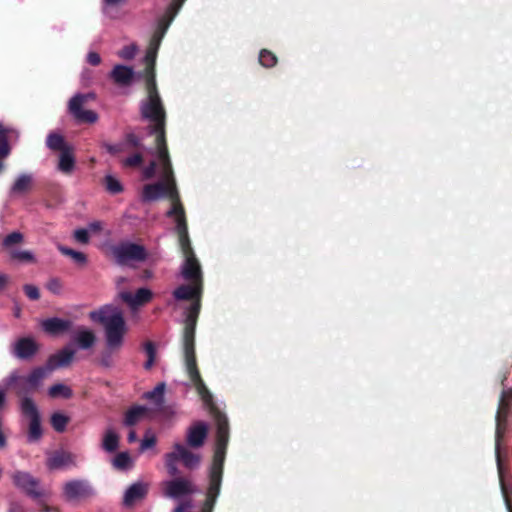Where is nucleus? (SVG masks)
Listing matches in <instances>:
<instances>
[{
    "label": "nucleus",
    "instance_id": "f257e3e1",
    "mask_svg": "<svg viewBox=\"0 0 512 512\" xmlns=\"http://www.w3.org/2000/svg\"><path fill=\"white\" fill-rule=\"evenodd\" d=\"M157 175L159 176L158 182L147 184L143 187L142 199L150 202L167 197L171 200V208L168 210L167 216L173 217L176 223L179 245L184 257L181 267L182 276L184 279L191 282L190 285H181L178 287L174 291V297L178 300L196 298V302L192 304L188 311L184 329L186 371L203 402L206 405H210L212 403V395L199 375L194 354V332L196 319L200 310L199 298L202 293L201 266L190 246L184 209L179 200L174 173L172 171L170 173H159Z\"/></svg>",
    "mask_w": 512,
    "mask_h": 512
},
{
    "label": "nucleus",
    "instance_id": "f03ea898",
    "mask_svg": "<svg viewBox=\"0 0 512 512\" xmlns=\"http://www.w3.org/2000/svg\"><path fill=\"white\" fill-rule=\"evenodd\" d=\"M159 48L148 46L145 63H146V86H147V99L142 104V114L154 122L155 127L153 133L155 134V147L149 151L152 159L148 166H146L142 173L145 179H150L159 173H170L173 171L171 160L169 157L165 133H164V118L165 112L161 103V99L156 90L154 65Z\"/></svg>",
    "mask_w": 512,
    "mask_h": 512
},
{
    "label": "nucleus",
    "instance_id": "7ed1b4c3",
    "mask_svg": "<svg viewBox=\"0 0 512 512\" xmlns=\"http://www.w3.org/2000/svg\"><path fill=\"white\" fill-rule=\"evenodd\" d=\"M89 318L92 322L102 325L108 350L116 352L123 347L128 326L120 308L106 304L92 310Z\"/></svg>",
    "mask_w": 512,
    "mask_h": 512
},
{
    "label": "nucleus",
    "instance_id": "20e7f679",
    "mask_svg": "<svg viewBox=\"0 0 512 512\" xmlns=\"http://www.w3.org/2000/svg\"><path fill=\"white\" fill-rule=\"evenodd\" d=\"M178 461H181L185 467L194 469L199 466L201 458L184 445L177 443L174 445L173 451L165 455V465L171 476H175L178 473Z\"/></svg>",
    "mask_w": 512,
    "mask_h": 512
},
{
    "label": "nucleus",
    "instance_id": "39448f33",
    "mask_svg": "<svg viewBox=\"0 0 512 512\" xmlns=\"http://www.w3.org/2000/svg\"><path fill=\"white\" fill-rule=\"evenodd\" d=\"M51 371L49 368H36L27 377H22L18 372H12L5 380L6 387L19 383V393L37 389Z\"/></svg>",
    "mask_w": 512,
    "mask_h": 512
},
{
    "label": "nucleus",
    "instance_id": "423d86ee",
    "mask_svg": "<svg viewBox=\"0 0 512 512\" xmlns=\"http://www.w3.org/2000/svg\"><path fill=\"white\" fill-rule=\"evenodd\" d=\"M112 255L119 264L141 261L146 253L143 246L132 242H122L112 247Z\"/></svg>",
    "mask_w": 512,
    "mask_h": 512
},
{
    "label": "nucleus",
    "instance_id": "0eeeda50",
    "mask_svg": "<svg viewBox=\"0 0 512 512\" xmlns=\"http://www.w3.org/2000/svg\"><path fill=\"white\" fill-rule=\"evenodd\" d=\"M184 2L185 0H173V2L168 7L166 14L159 20L157 29L155 30L150 40L149 46L159 48L167 29L177 15L178 11L181 9Z\"/></svg>",
    "mask_w": 512,
    "mask_h": 512
},
{
    "label": "nucleus",
    "instance_id": "6e6552de",
    "mask_svg": "<svg viewBox=\"0 0 512 512\" xmlns=\"http://www.w3.org/2000/svg\"><path fill=\"white\" fill-rule=\"evenodd\" d=\"M22 414L30 420L28 438L30 441H37L41 435L40 415L36 404L32 399L24 397L21 400Z\"/></svg>",
    "mask_w": 512,
    "mask_h": 512
},
{
    "label": "nucleus",
    "instance_id": "1a4fd4ad",
    "mask_svg": "<svg viewBox=\"0 0 512 512\" xmlns=\"http://www.w3.org/2000/svg\"><path fill=\"white\" fill-rule=\"evenodd\" d=\"M92 97V94H77L70 100L69 110L78 121L94 123L97 120L98 117L95 112L82 109L84 102Z\"/></svg>",
    "mask_w": 512,
    "mask_h": 512
},
{
    "label": "nucleus",
    "instance_id": "9d476101",
    "mask_svg": "<svg viewBox=\"0 0 512 512\" xmlns=\"http://www.w3.org/2000/svg\"><path fill=\"white\" fill-rule=\"evenodd\" d=\"M195 491V485L184 478H176L164 483V494L170 498L178 499Z\"/></svg>",
    "mask_w": 512,
    "mask_h": 512
},
{
    "label": "nucleus",
    "instance_id": "9b49d317",
    "mask_svg": "<svg viewBox=\"0 0 512 512\" xmlns=\"http://www.w3.org/2000/svg\"><path fill=\"white\" fill-rule=\"evenodd\" d=\"M506 418H507V415H496V445H495V450H496L497 465H498V472H499V477H500V482H501L502 493H503V496H504L505 503H506L508 511L512 512L511 506H510V503H509V500H508V497H507V492H506V489H505V486H504V483H503V480H502V466H501V461H500V443H501V439H502V437H503V435L505 433Z\"/></svg>",
    "mask_w": 512,
    "mask_h": 512
},
{
    "label": "nucleus",
    "instance_id": "f8f14e48",
    "mask_svg": "<svg viewBox=\"0 0 512 512\" xmlns=\"http://www.w3.org/2000/svg\"><path fill=\"white\" fill-rule=\"evenodd\" d=\"M118 297L132 310H136L138 307L148 303L152 299L153 293L147 288H140L135 294L128 291H120Z\"/></svg>",
    "mask_w": 512,
    "mask_h": 512
},
{
    "label": "nucleus",
    "instance_id": "ddd939ff",
    "mask_svg": "<svg viewBox=\"0 0 512 512\" xmlns=\"http://www.w3.org/2000/svg\"><path fill=\"white\" fill-rule=\"evenodd\" d=\"M12 480L15 486L25 491L28 495L32 497L41 496V492L38 490V481L29 473L17 471L13 473Z\"/></svg>",
    "mask_w": 512,
    "mask_h": 512
},
{
    "label": "nucleus",
    "instance_id": "4468645a",
    "mask_svg": "<svg viewBox=\"0 0 512 512\" xmlns=\"http://www.w3.org/2000/svg\"><path fill=\"white\" fill-rule=\"evenodd\" d=\"M39 345L32 337H23L12 344V353L19 359H29L38 350Z\"/></svg>",
    "mask_w": 512,
    "mask_h": 512
},
{
    "label": "nucleus",
    "instance_id": "2eb2a0df",
    "mask_svg": "<svg viewBox=\"0 0 512 512\" xmlns=\"http://www.w3.org/2000/svg\"><path fill=\"white\" fill-rule=\"evenodd\" d=\"M64 496L68 500H79L89 496L92 489L85 481L73 480L63 486Z\"/></svg>",
    "mask_w": 512,
    "mask_h": 512
},
{
    "label": "nucleus",
    "instance_id": "dca6fc26",
    "mask_svg": "<svg viewBox=\"0 0 512 512\" xmlns=\"http://www.w3.org/2000/svg\"><path fill=\"white\" fill-rule=\"evenodd\" d=\"M72 342L80 349L86 350L94 346L96 335L93 330L85 326H78L72 334Z\"/></svg>",
    "mask_w": 512,
    "mask_h": 512
},
{
    "label": "nucleus",
    "instance_id": "f3484780",
    "mask_svg": "<svg viewBox=\"0 0 512 512\" xmlns=\"http://www.w3.org/2000/svg\"><path fill=\"white\" fill-rule=\"evenodd\" d=\"M40 325L45 333L51 336H57L67 332L71 328L72 322L70 320L52 317L42 320Z\"/></svg>",
    "mask_w": 512,
    "mask_h": 512
},
{
    "label": "nucleus",
    "instance_id": "a211bd4d",
    "mask_svg": "<svg viewBox=\"0 0 512 512\" xmlns=\"http://www.w3.org/2000/svg\"><path fill=\"white\" fill-rule=\"evenodd\" d=\"M75 464V456L69 452L57 451L47 458V467L51 470L62 469Z\"/></svg>",
    "mask_w": 512,
    "mask_h": 512
},
{
    "label": "nucleus",
    "instance_id": "6ab92c4d",
    "mask_svg": "<svg viewBox=\"0 0 512 512\" xmlns=\"http://www.w3.org/2000/svg\"><path fill=\"white\" fill-rule=\"evenodd\" d=\"M112 80L120 86H129L132 84L135 72L131 67L125 65H116L110 73Z\"/></svg>",
    "mask_w": 512,
    "mask_h": 512
},
{
    "label": "nucleus",
    "instance_id": "aec40b11",
    "mask_svg": "<svg viewBox=\"0 0 512 512\" xmlns=\"http://www.w3.org/2000/svg\"><path fill=\"white\" fill-rule=\"evenodd\" d=\"M147 493V485L141 482L132 484L124 494L123 503L125 506H133L142 500Z\"/></svg>",
    "mask_w": 512,
    "mask_h": 512
},
{
    "label": "nucleus",
    "instance_id": "412c9836",
    "mask_svg": "<svg viewBox=\"0 0 512 512\" xmlns=\"http://www.w3.org/2000/svg\"><path fill=\"white\" fill-rule=\"evenodd\" d=\"M207 430V425L203 422H198L191 426L187 433L188 444L195 448L202 446L207 436Z\"/></svg>",
    "mask_w": 512,
    "mask_h": 512
},
{
    "label": "nucleus",
    "instance_id": "4be33fe9",
    "mask_svg": "<svg viewBox=\"0 0 512 512\" xmlns=\"http://www.w3.org/2000/svg\"><path fill=\"white\" fill-rule=\"evenodd\" d=\"M75 356V350L70 347H65L58 353L54 354L49 360L50 369L67 366L70 364Z\"/></svg>",
    "mask_w": 512,
    "mask_h": 512
},
{
    "label": "nucleus",
    "instance_id": "5701e85b",
    "mask_svg": "<svg viewBox=\"0 0 512 512\" xmlns=\"http://www.w3.org/2000/svg\"><path fill=\"white\" fill-rule=\"evenodd\" d=\"M12 134L17 136L16 131L13 129H5L2 124H0V172L3 169L2 159L6 158L10 153V148L8 146V139Z\"/></svg>",
    "mask_w": 512,
    "mask_h": 512
},
{
    "label": "nucleus",
    "instance_id": "b1692460",
    "mask_svg": "<svg viewBox=\"0 0 512 512\" xmlns=\"http://www.w3.org/2000/svg\"><path fill=\"white\" fill-rule=\"evenodd\" d=\"M74 166L75 159L72 148L63 149L59 156L58 169L65 174H70L73 171Z\"/></svg>",
    "mask_w": 512,
    "mask_h": 512
},
{
    "label": "nucleus",
    "instance_id": "393cba45",
    "mask_svg": "<svg viewBox=\"0 0 512 512\" xmlns=\"http://www.w3.org/2000/svg\"><path fill=\"white\" fill-rule=\"evenodd\" d=\"M119 435L112 428H108L102 439V448L109 453L115 452L119 446Z\"/></svg>",
    "mask_w": 512,
    "mask_h": 512
},
{
    "label": "nucleus",
    "instance_id": "a878e982",
    "mask_svg": "<svg viewBox=\"0 0 512 512\" xmlns=\"http://www.w3.org/2000/svg\"><path fill=\"white\" fill-rule=\"evenodd\" d=\"M133 459L128 452H121L112 459V465L118 470H127L133 466Z\"/></svg>",
    "mask_w": 512,
    "mask_h": 512
},
{
    "label": "nucleus",
    "instance_id": "bb28decb",
    "mask_svg": "<svg viewBox=\"0 0 512 512\" xmlns=\"http://www.w3.org/2000/svg\"><path fill=\"white\" fill-rule=\"evenodd\" d=\"M147 409L142 406L133 407L125 416V424L128 426L134 425L139 422L146 414Z\"/></svg>",
    "mask_w": 512,
    "mask_h": 512
},
{
    "label": "nucleus",
    "instance_id": "cd10ccee",
    "mask_svg": "<svg viewBox=\"0 0 512 512\" xmlns=\"http://www.w3.org/2000/svg\"><path fill=\"white\" fill-rule=\"evenodd\" d=\"M46 143L48 148L51 150H58L60 153L63 151V149L70 148V146L64 142L63 137L56 133L49 134Z\"/></svg>",
    "mask_w": 512,
    "mask_h": 512
},
{
    "label": "nucleus",
    "instance_id": "c85d7f7f",
    "mask_svg": "<svg viewBox=\"0 0 512 512\" xmlns=\"http://www.w3.org/2000/svg\"><path fill=\"white\" fill-rule=\"evenodd\" d=\"M31 184H32L31 176L21 175L16 179V181L12 187V192L13 193H24L31 187Z\"/></svg>",
    "mask_w": 512,
    "mask_h": 512
},
{
    "label": "nucleus",
    "instance_id": "c756f323",
    "mask_svg": "<svg viewBox=\"0 0 512 512\" xmlns=\"http://www.w3.org/2000/svg\"><path fill=\"white\" fill-rule=\"evenodd\" d=\"M165 384L159 383L152 391L145 394L146 399L152 401L156 405H161L165 392Z\"/></svg>",
    "mask_w": 512,
    "mask_h": 512
},
{
    "label": "nucleus",
    "instance_id": "7c9ffc66",
    "mask_svg": "<svg viewBox=\"0 0 512 512\" xmlns=\"http://www.w3.org/2000/svg\"><path fill=\"white\" fill-rule=\"evenodd\" d=\"M49 395L52 398H69L72 394L71 389L64 384H56L49 388Z\"/></svg>",
    "mask_w": 512,
    "mask_h": 512
},
{
    "label": "nucleus",
    "instance_id": "2f4dec72",
    "mask_svg": "<svg viewBox=\"0 0 512 512\" xmlns=\"http://www.w3.org/2000/svg\"><path fill=\"white\" fill-rule=\"evenodd\" d=\"M68 421H69V418L66 415H64L63 413L57 412L51 416L52 427L57 432H63L66 428V425L68 424Z\"/></svg>",
    "mask_w": 512,
    "mask_h": 512
},
{
    "label": "nucleus",
    "instance_id": "473e14b6",
    "mask_svg": "<svg viewBox=\"0 0 512 512\" xmlns=\"http://www.w3.org/2000/svg\"><path fill=\"white\" fill-rule=\"evenodd\" d=\"M104 184L107 191H109L112 194L120 193L123 190L120 181L112 175H107L104 178Z\"/></svg>",
    "mask_w": 512,
    "mask_h": 512
},
{
    "label": "nucleus",
    "instance_id": "72a5a7b5",
    "mask_svg": "<svg viewBox=\"0 0 512 512\" xmlns=\"http://www.w3.org/2000/svg\"><path fill=\"white\" fill-rule=\"evenodd\" d=\"M138 52V46L135 43L124 46L117 52V55L124 60L133 59Z\"/></svg>",
    "mask_w": 512,
    "mask_h": 512
},
{
    "label": "nucleus",
    "instance_id": "f704fd0d",
    "mask_svg": "<svg viewBox=\"0 0 512 512\" xmlns=\"http://www.w3.org/2000/svg\"><path fill=\"white\" fill-rule=\"evenodd\" d=\"M59 250L62 254L70 256L75 262L79 264H84L86 262V256L81 252L74 251L64 246H59Z\"/></svg>",
    "mask_w": 512,
    "mask_h": 512
},
{
    "label": "nucleus",
    "instance_id": "c9c22d12",
    "mask_svg": "<svg viewBox=\"0 0 512 512\" xmlns=\"http://www.w3.org/2000/svg\"><path fill=\"white\" fill-rule=\"evenodd\" d=\"M276 61V56L268 50H262L259 54V62L264 67H272Z\"/></svg>",
    "mask_w": 512,
    "mask_h": 512
},
{
    "label": "nucleus",
    "instance_id": "e433bc0d",
    "mask_svg": "<svg viewBox=\"0 0 512 512\" xmlns=\"http://www.w3.org/2000/svg\"><path fill=\"white\" fill-rule=\"evenodd\" d=\"M10 255L13 259L21 262H33L34 256L30 251L12 250Z\"/></svg>",
    "mask_w": 512,
    "mask_h": 512
},
{
    "label": "nucleus",
    "instance_id": "4c0bfd02",
    "mask_svg": "<svg viewBox=\"0 0 512 512\" xmlns=\"http://www.w3.org/2000/svg\"><path fill=\"white\" fill-rule=\"evenodd\" d=\"M145 352L148 359L145 362L144 366L146 369H150L153 366L155 360V348L152 343H147L145 345Z\"/></svg>",
    "mask_w": 512,
    "mask_h": 512
},
{
    "label": "nucleus",
    "instance_id": "58836bf2",
    "mask_svg": "<svg viewBox=\"0 0 512 512\" xmlns=\"http://www.w3.org/2000/svg\"><path fill=\"white\" fill-rule=\"evenodd\" d=\"M23 240V235L19 232H13L4 239V246L11 247L14 244L20 243Z\"/></svg>",
    "mask_w": 512,
    "mask_h": 512
},
{
    "label": "nucleus",
    "instance_id": "ea45409f",
    "mask_svg": "<svg viewBox=\"0 0 512 512\" xmlns=\"http://www.w3.org/2000/svg\"><path fill=\"white\" fill-rule=\"evenodd\" d=\"M90 236L91 234L89 233V230H87L86 228L77 229L74 232V237L76 241L80 243H87Z\"/></svg>",
    "mask_w": 512,
    "mask_h": 512
},
{
    "label": "nucleus",
    "instance_id": "a19ab883",
    "mask_svg": "<svg viewBox=\"0 0 512 512\" xmlns=\"http://www.w3.org/2000/svg\"><path fill=\"white\" fill-rule=\"evenodd\" d=\"M24 291L28 298L31 300H37L40 297L39 290L36 286L33 285H25Z\"/></svg>",
    "mask_w": 512,
    "mask_h": 512
},
{
    "label": "nucleus",
    "instance_id": "79ce46f5",
    "mask_svg": "<svg viewBox=\"0 0 512 512\" xmlns=\"http://www.w3.org/2000/svg\"><path fill=\"white\" fill-rule=\"evenodd\" d=\"M156 438L152 434H146L144 439L141 442V450L144 451L148 448H151L155 445Z\"/></svg>",
    "mask_w": 512,
    "mask_h": 512
},
{
    "label": "nucleus",
    "instance_id": "37998d69",
    "mask_svg": "<svg viewBox=\"0 0 512 512\" xmlns=\"http://www.w3.org/2000/svg\"><path fill=\"white\" fill-rule=\"evenodd\" d=\"M142 162V157L139 154H135L124 161L125 166H138Z\"/></svg>",
    "mask_w": 512,
    "mask_h": 512
},
{
    "label": "nucleus",
    "instance_id": "c03bdc74",
    "mask_svg": "<svg viewBox=\"0 0 512 512\" xmlns=\"http://www.w3.org/2000/svg\"><path fill=\"white\" fill-rule=\"evenodd\" d=\"M87 61L89 64L96 66L100 64L101 57L98 53L91 51L87 55Z\"/></svg>",
    "mask_w": 512,
    "mask_h": 512
},
{
    "label": "nucleus",
    "instance_id": "a18cd8bd",
    "mask_svg": "<svg viewBox=\"0 0 512 512\" xmlns=\"http://www.w3.org/2000/svg\"><path fill=\"white\" fill-rule=\"evenodd\" d=\"M192 502L191 501H187V502H183V503H180L175 509L173 512H192Z\"/></svg>",
    "mask_w": 512,
    "mask_h": 512
},
{
    "label": "nucleus",
    "instance_id": "49530a36",
    "mask_svg": "<svg viewBox=\"0 0 512 512\" xmlns=\"http://www.w3.org/2000/svg\"><path fill=\"white\" fill-rule=\"evenodd\" d=\"M86 229L89 230L91 235H94L102 229V223L98 221L92 222L86 227Z\"/></svg>",
    "mask_w": 512,
    "mask_h": 512
},
{
    "label": "nucleus",
    "instance_id": "de8ad7c7",
    "mask_svg": "<svg viewBox=\"0 0 512 512\" xmlns=\"http://www.w3.org/2000/svg\"><path fill=\"white\" fill-rule=\"evenodd\" d=\"M9 277L5 274H0V290L3 289L8 283Z\"/></svg>",
    "mask_w": 512,
    "mask_h": 512
},
{
    "label": "nucleus",
    "instance_id": "09e8293b",
    "mask_svg": "<svg viewBox=\"0 0 512 512\" xmlns=\"http://www.w3.org/2000/svg\"><path fill=\"white\" fill-rule=\"evenodd\" d=\"M106 5L116 6L121 4L124 0H103Z\"/></svg>",
    "mask_w": 512,
    "mask_h": 512
},
{
    "label": "nucleus",
    "instance_id": "8fccbe9b",
    "mask_svg": "<svg viewBox=\"0 0 512 512\" xmlns=\"http://www.w3.org/2000/svg\"><path fill=\"white\" fill-rule=\"evenodd\" d=\"M5 401V390L0 389V407L4 404Z\"/></svg>",
    "mask_w": 512,
    "mask_h": 512
},
{
    "label": "nucleus",
    "instance_id": "3c124183",
    "mask_svg": "<svg viewBox=\"0 0 512 512\" xmlns=\"http://www.w3.org/2000/svg\"><path fill=\"white\" fill-rule=\"evenodd\" d=\"M136 433L134 431H130L129 435H128V441L129 442H134L136 440Z\"/></svg>",
    "mask_w": 512,
    "mask_h": 512
},
{
    "label": "nucleus",
    "instance_id": "603ef678",
    "mask_svg": "<svg viewBox=\"0 0 512 512\" xmlns=\"http://www.w3.org/2000/svg\"><path fill=\"white\" fill-rule=\"evenodd\" d=\"M41 511L42 512H57L56 510L51 509L48 506H44Z\"/></svg>",
    "mask_w": 512,
    "mask_h": 512
},
{
    "label": "nucleus",
    "instance_id": "864d4df0",
    "mask_svg": "<svg viewBox=\"0 0 512 512\" xmlns=\"http://www.w3.org/2000/svg\"><path fill=\"white\" fill-rule=\"evenodd\" d=\"M108 150L111 152V153H116L118 151V149L115 147V146H107Z\"/></svg>",
    "mask_w": 512,
    "mask_h": 512
}]
</instances>
